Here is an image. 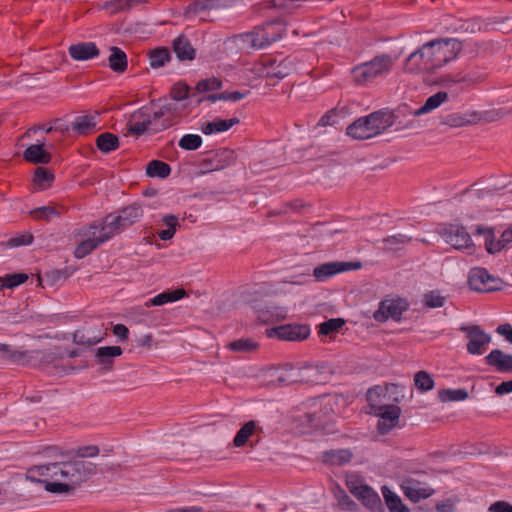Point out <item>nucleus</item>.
<instances>
[{"instance_id": "nucleus-1", "label": "nucleus", "mask_w": 512, "mask_h": 512, "mask_svg": "<svg viewBox=\"0 0 512 512\" xmlns=\"http://www.w3.org/2000/svg\"><path fill=\"white\" fill-rule=\"evenodd\" d=\"M463 48V41L457 38L430 40L407 56L403 69L409 74H435L456 60Z\"/></svg>"}, {"instance_id": "nucleus-2", "label": "nucleus", "mask_w": 512, "mask_h": 512, "mask_svg": "<svg viewBox=\"0 0 512 512\" xmlns=\"http://www.w3.org/2000/svg\"><path fill=\"white\" fill-rule=\"evenodd\" d=\"M96 465L75 459L36 466L31 470L43 479L45 490L50 493H69L95 474Z\"/></svg>"}, {"instance_id": "nucleus-3", "label": "nucleus", "mask_w": 512, "mask_h": 512, "mask_svg": "<svg viewBox=\"0 0 512 512\" xmlns=\"http://www.w3.org/2000/svg\"><path fill=\"white\" fill-rule=\"evenodd\" d=\"M393 117L383 111L360 117L347 127V135L356 140H366L378 136L393 125Z\"/></svg>"}, {"instance_id": "nucleus-4", "label": "nucleus", "mask_w": 512, "mask_h": 512, "mask_svg": "<svg viewBox=\"0 0 512 512\" xmlns=\"http://www.w3.org/2000/svg\"><path fill=\"white\" fill-rule=\"evenodd\" d=\"M394 59L389 54H380L370 61L355 66L351 70L353 82L356 85H365L374 79L387 75L392 70Z\"/></svg>"}, {"instance_id": "nucleus-5", "label": "nucleus", "mask_w": 512, "mask_h": 512, "mask_svg": "<svg viewBox=\"0 0 512 512\" xmlns=\"http://www.w3.org/2000/svg\"><path fill=\"white\" fill-rule=\"evenodd\" d=\"M346 486L349 492L356 497L362 505L371 511H380L382 501L376 491L369 485L362 482L356 475H348L346 477Z\"/></svg>"}, {"instance_id": "nucleus-6", "label": "nucleus", "mask_w": 512, "mask_h": 512, "mask_svg": "<svg viewBox=\"0 0 512 512\" xmlns=\"http://www.w3.org/2000/svg\"><path fill=\"white\" fill-rule=\"evenodd\" d=\"M437 233L454 249L462 251L474 249L472 238L463 225L443 224L438 227Z\"/></svg>"}, {"instance_id": "nucleus-7", "label": "nucleus", "mask_w": 512, "mask_h": 512, "mask_svg": "<svg viewBox=\"0 0 512 512\" xmlns=\"http://www.w3.org/2000/svg\"><path fill=\"white\" fill-rule=\"evenodd\" d=\"M476 234L484 236L485 249L489 254H496L508 248L512 243V224L502 232L496 239L495 229L493 227L477 226Z\"/></svg>"}, {"instance_id": "nucleus-8", "label": "nucleus", "mask_w": 512, "mask_h": 512, "mask_svg": "<svg viewBox=\"0 0 512 512\" xmlns=\"http://www.w3.org/2000/svg\"><path fill=\"white\" fill-rule=\"evenodd\" d=\"M468 283L472 290L477 292H492L501 289L502 280L497 278L482 267L473 268L468 277Z\"/></svg>"}, {"instance_id": "nucleus-9", "label": "nucleus", "mask_w": 512, "mask_h": 512, "mask_svg": "<svg viewBox=\"0 0 512 512\" xmlns=\"http://www.w3.org/2000/svg\"><path fill=\"white\" fill-rule=\"evenodd\" d=\"M409 308V304L403 299H385L380 302L378 309L373 313L377 322H385L388 319L399 321L403 312Z\"/></svg>"}, {"instance_id": "nucleus-10", "label": "nucleus", "mask_w": 512, "mask_h": 512, "mask_svg": "<svg viewBox=\"0 0 512 512\" xmlns=\"http://www.w3.org/2000/svg\"><path fill=\"white\" fill-rule=\"evenodd\" d=\"M468 339L467 351L472 355H481L485 352L486 346L491 342V336L482 330L478 325L461 327Z\"/></svg>"}, {"instance_id": "nucleus-11", "label": "nucleus", "mask_w": 512, "mask_h": 512, "mask_svg": "<svg viewBox=\"0 0 512 512\" xmlns=\"http://www.w3.org/2000/svg\"><path fill=\"white\" fill-rule=\"evenodd\" d=\"M374 413L379 417L377 428L380 434H387L399 422L401 409L396 405H380Z\"/></svg>"}, {"instance_id": "nucleus-12", "label": "nucleus", "mask_w": 512, "mask_h": 512, "mask_svg": "<svg viewBox=\"0 0 512 512\" xmlns=\"http://www.w3.org/2000/svg\"><path fill=\"white\" fill-rule=\"evenodd\" d=\"M99 226L96 225V222L84 226L79 230V235L83 237H87L85 240L81 241L74 251V256L77 259H82L88 254H90L93 250H95L100 244L103 242H99V237H96V231Z\"/></svg>"}, {"instance_id": "nucleus-13", "label": "nucleus", "mask_w": 512, "mask_h": 512, "mask_svg": "<svg viewBox=\"0 0 512 512\" xmlns=\"http://www.w3.org/2000/svg\"><path fill=\"white\" fill-rule=\"evenodd\" d=\"M280 340L301 341L310 335V328L307 325L287 324L275 327L269 333Z\"/></svg>"}, {"instance_id": "nucleus-14", "label": "nucleus", "mask_w": 512, "mask_h": 512, "mask_svg": "<svg viewBox=\"0 0 512 512\" xmlns=\"http://www.w3.org/2000/svg\"><path fill=\"white\" fill-rule=\"evenodd\" d=\"M360 266V263L353 262H328L315 267L313 270V276L317 281L322 282L338 273L357 269Z\"/></svg>"}, {"instance_id": "nucleus-15", "label": "nucleus", "mask_w": 512, "mask_h": 512, "mask_svg": "<svg viewBox=\"0 0 512 512\" xmlns=\"http://www.w3.org/2000/svg\"><path fill=\"white\" fill-rule=\"evenodd\" d=\"M152 126L151 116L142 108L133 112L126 125V135L142 136Z\"/></svg>"}, {"instance_id": "nucleus-16", "label": "nucleus", "mask_w": 512, "mask_h": 512, "mask_svg": "<svg viewBox=\"0 0 512 512\" xmlns=\"http://www.w3.org/2000/svg\"><path fill=\"white\" fill-rule=\"evenodd\" d=\"M272 23L262 28H256L253 32L245 36V41L251 44V47L262 49L280 38L279 33H269Z\"/></svg>"}, {"instance_id": "nucleus-17", "label": "nucleus", "mask_w": 512, "mask_h": 512, "mask_svg": "<svg viewBox=\"0 0 512 512\" xmlns=\"http://www.w3.org/2000/svg\"><path fill=\"white\" fill-rule=\"evenodd\" d=\"M303 384H322L329 380L331 369L328 365H305L302 367Z\"/></svg>"}, {"instance_id": "nucleus-18", "label": "nucleus", "mask_w": 512, "mask_h": 512, "mask_svg": "<svg viewBox=\"0 0 512 512\" xmlns=\"http://www.w3.org/2000/svg\"><path fill=\"white\" fill-rule=\"evenodd\" d=\"M402 489L404 495L415 503L422 499L429 498L435 492L433 488L422 485L415 479H406L402 484Z\"/></svg>"}, {"instance_id": "nucleus-19", "label": "nucleus", "mask_w": 512, "mask_h": 512, "mask_svg": "<svg viewBox=\"0 0 512 512\" xmlns=\"http://www.w3.org/2000/svg\"><path fill=\"white\" fill-rule=\"evenodd\" d=\"M99 226V242H106L117 234L124 231L117 215L115 213L108 214L101 223H96Z\"/></svg>"}, {"instance_id": "nucleus-20", "label": "nucleus", "mask_w": 512, "mask_h": 512, "mask_svg": "<svg viewBox=\"0 0 512 512\" xmlns=\"http://www.w3.org/2000/svg\"><path fill=\"white\" fill-rule=\"evenodd\" d=\"M70 57L75 61H87L100 54V50L94 42H80L73 44L68 49Z\"/></svg>"}, {"instance_id": "nucleus-21", "label": "nucleus", "mask_w": 512, "mask_h": 512, "mask_svg": "<svg viewBox=\"0 0 512 512\" xmlns=\"http://www.w3.org/2000/svg\"><path fill=\"white\" fill-rule=\"evenodd\" d=\"M102 340L103 335L97 327H83L76 330L72 335L73 343L87 347L96 345Z\"/></svg>"}, {"instance_id": "nucleus-22", "label": "nucleus", "mask_w": 512, "mask_h": 512, "mask_svg": "<svg viewBox=\"0 0 512 512\" xmlns=\"http://www.w3.org/2000/svg\"><path fill=\"white\" fill-rule=\"evenodd\" d=\"M123 350L120 346H105L96 350V363L101 366V370L109 371L113 367L114 358L122 355Z\"/></svg>"}, {"instance_id": "nucleus-23", "label": "nucleus", "mask_w": 512, "mask_h": 512, "mask_svg": "<svg viewBox=\"0 0 512 512\" xmlns=\"http://www.w3.org/2000/svg\"><path fill=\"white\" fill-rule=\"evenodd\" d=\"M481 120L482 116L478 112H469L465 114L453 113L443 118L442 123L452 128H459L477 124Z\"/></svg>"}, {"instance_id": "nucleus-24", "label": "nucleus", "mask_w": 512, "mask_h": 512, "mask_svg": "<svg viewBox=\"0 0 512 512\" xmlns=\"http://www.w3.org/2000/svg\"><path fill=\"white\" fill-rule=\"evenodd\" d=\"M485 360L487 365L494 367L499 372H512V355L505 354L500 349L492 350Z\"/></svg>"}, {"instance_id": "nucleus-25", "label": "nucleus", "mask_w": 512, "mask_h": 512, "mask_svg": "<svg viewBox=\"0 0 512 512\" xmlns=\"http://www.w3.org/2000/svg\"><path fill=\"white\" fill-rule=\"evenodd\" d=\"M265 70V77L283 79L295 71V66L291 59L285 58L279 63L271 61Z\"/></svg>"}, {"instance_id": "nucleus-26", "label": "nucleus", "mask_w": 512, "mask_h": 512, "mask_svg": "<svg viewBox=\"0 0 512 512\" xmlns=\"http://www.w3.org/2000/svg\"><path fill=\"white\" fill-rule=\"evenodd\" d=\"M45 144H32L23 152V158L33 164H48L52 160V156L44 149Z\"/></svg>"}, {"instance_id": "nucleus-27", "label": "nucleus", "mask_w": 512, "mask_h": 512, "mask_svg": "<svg viewBox=\"0 0 512 512\" xmlns=\"http://www.w3.org/2000/svg\"><path fill=\"white\" fill-rule=\"evenodd\" d=\"M385 392H389L391 394H401V398L403 397V387L397 385V384H389L385 387L382 386H375L373 388H370L367 391V401L370 403L371 407L375 410H377L378 404L381 402V396H385Z\"/></svg>"}, {"instance_id": "nucleus-28", "label": "nucleus", "mask_w": 512, "mask_h": 512, "mask_svg": "<svg viewBox=\"0 0 512 512\" xmlns=\"http://www.w3.org/2000/svg\"><path fill=\"white\" fill-rule=\"evenodd\" d=\"M233 2L234 0H196L188 6L186 14L196 15L208 10L226 8L231 6Z\"/></svg>"}, {"instance_id": "nucleus-29", "label": "nucleus", "mask_w": 512, "mask_h": 512, "mask_svg": "<svg viewBox=\"0 0 512 512\" xmlns=\"http://www.w3.org/2000/svg\"><path fill=\"white\" fill-rule=\"evenodd\" d=\"M143 209L138 204H131L116 214L124 230L138 222L143 217Z\"/></svg>"}, {"instance_id": "nucleus-30", "label": "nucleus", "mask_w": 512, "mask_h": 512, "mask_svg": "<svg viewBox=\"0 0 512 512\" xmlns=\"http://www.w3.org/2000/svg\"><path fill=\"white\" fill-rule=\"evenodd\" d=\"M173 51L180 61H191L195 58L196 51L190 41L184 35L178 36L172 43Z\"/></svg>"}, {"instance_id": "nucleus-31", "label": "nucleus", "mask_w": 512, "mask_h": 512, "mask_svg": "<svg viewBox=\"0 0 512 512\" xmlns=\"http://www.w3.org/2000/svg\"><path fill=\"white\" fill-rule=\"evenodd\" d=\"M353 458V453L349 449H337L325 451L322 460L325 464L331 466H342L349 463Z\"/></svg>"}, {"instance_id": "nucleus-32", "label": "nucleus", "mask_w": 512, "mask_h": 512, "mask_svg": "<svg viewBox=\"0 0 512 512\" xmlns=\"http://www.w3.org/2000/svg\"><path fill=\"white\" fill-rule=\"evenodd\" d=\"M240 120L237 117L230 119H215L212 122H206L201 126V131L205 135H211L214 133H221L229 130L234 125L238 124Z\"/></svg>"}, {"instance_id": "nucleus-33", "label": "nucleus", "mask_w": 512, "mask_h": 512, "mask_svg": "<svg viewBox=\"0 0 512 512\" xmlns=\"http://www.w3.org/2000/svg\"><path fill=\"white\" fill-rule=\"evenodd\" d=\"M186 292L184 289H176L173 291H164L155 297L151 298L145 303V307L150 306H162L166 303L175 302L185 296Z\"/></svg>"}, {"instance_id": "nucleus-34", "label": "nucleus", "mask_w": 512, "mask_h": 512, "mask_svg": "<svg viewBox=\"0 0 512 512\" xmlns=\"http://www.w3.org/2000/svg\"><path fill=\"white\" fill-rule=\"evenodd\" d=\"M110 56L108 57L109 67L116 73H123L127 69V56L119 47H110Z\"/></svg>"}, {"instance_id": "nucleus-35", "label": "nucleus", "mask_w": 512, "mask_h": 512, "mask_svg": "<svg viewBox=\"0 0 512 512\" xmlns=\"http://www.w3.org/2000/svg\"><path fill=\"white\" fill-rule=\"evenodd\" d=\"M449 95L445 91H439L427 98L425 103L414 112L415 116H420L437 109L441 104L448 101Z\"/></svg>"}, {"instance_id": "nucleus-36", "label": "nucleus", "mask_w": 512, "mask_h": 512, "mask_svg": "<svg viewBox=\"0 0 512 512\" xmlns=\"http://www.w3.org/2000/svg\"><path fill=\"white\" fill-rule=\"evenodd\" d=\"M233 161V152L225 150L217 155L213 160L204 161L203 166L207 167V171H218L228 167Z\"/></svg>"}, {"instance_id": "nucleus-37", "label": "nucleus", "mask_w": 512, "mask_h": 512, "mask_svg": "<svg viewBox=\"0 0 512 512\" xmlns=\"http://www.w3.org/2000/svg\"><path fill=\"white\" fill-rule=\"evenodd\" d=\"M332 492L340 509L350 512L358 511L357 503L353 501L339 485H335L332 488Z\"/></svg>"}, {"instance_id": "nucleus-38", "label": "nucleus", "mask_w": 512, "mask_h": 512, "mask_svg": "<svg viewBox=\"0 0 512 512\" xmlns=\"http://www.w3.org/2000/svg\"><path fill=\"white\" fill-rule=\"evenodd\" d=\"M96 146L103 153L118 149L119 139L115 134L104 132L96 138Z\"/></svg>"}, {"instance_id": "nucleus-39", "label": "nucleus", "mask_w": 512, "mask_h": 512, "mask_svg": "<svg viewBox=\"0 0 512 512\" xmlns=\"http://www.w3.org/2000/svg\"><path fill=\"white\" fill-rule=\"evenodd\" d=\"M287 316V310L280 306H269L259 312L258 318L265 322H278L284 320Z\"/></svg>"}, {"instance_id": "nucleus-40", "label": "nucleus", "mask_w": 512, "mask_h": 512, "mask_svg": "<svg viewBox=\"0 0 512 512\" xmlns=\"http://www.w3.org/2000/svg\"><path fill=\"white\" fill-rule=\"evenodd\" d=\"M256 428L257 424L255 421L251 420L246 422L236 433L233 439V445L235 447L244 446L248 442L249 438L254 434Z\"/></svg>"}, {"instance_id": "nucleus-41", "label": "nucleus", "mask_w": 512, "mask_h": 512, "mask_svg": "<svg viewBox=\"0 0 512 512\" xmlns=\"http://www.w3.org/2000/svg\"><path fill=\"white\" fill-rule=\"evenodd\" d=\"M171 173L170 166L160 160H152L146 166V174L149 177L167 178Z\"/></svg>"}, {"instance_id": "nucleus-42", "label": "nucleus", "mask_w": 512, "mask_h": 512, "mask_svg": "<svg viewBox=\"0 0 512 512\" xmlns=\"http://www.w3.org/2000/svg\"><path fill=\"white\" fill-rule=\"evenodd\" d=\"M96 127L95 117L92 115H84L77 117L71 125L72 130L79 134L85 135L93 131Z\"/></svg>"}, {"instance_id": "nucleus-43", "label": "nucleus", "mask_w": 512, "mask_h": 512, "mask_svg": "<svg viewBox=\"0 0 512 512\" xmlns=\"http://www.w3.org/2000/svg\"><path fill=\"white\" fill-rule=\"evenodd\" d=\"M411 240V237L401 233L388 236L382 240L383 249L386 251H396L410 243Z\"/></svg>"}, {"instance_id": "nucleus-44", "label": "nucleus", "mask_w": 512, "mask_h": 512, "mask_svg": "<svg viewBox=\"0 0 512 512\" xmlns=\"http://www.w3.org/2000/svg\"><path fill=\"white\" fill-rule=\"evenodd\" d=\"M382 491L390 512H410V509L402 503L399 496L390 491L387 487H383Z\"/></svg>"}, {"instance_id": "nucleus-45", "label": "nucleus", "mask_w": 512, "mask_h": 512, "mask_svg": "<svg viewBox=\"0 0 512 512\" xmlns=\"http://www.w3.org/2000/svg\"><path fill=\"white\" fill-rule=\"evenodd\" d=\"M171 55L167 48H156L149 53L150 66L152 68H160L170 61Z\"/></svg>"}, {"instance_id": "nucleus-46", "label": "nucleus", "mask_w": 512, "mask_h": 512, "mask_svg": "<svg viewBox=\"0 0 512 512\" xmlns=\"http://www.w3.org/2000/svg\"><path fill=\"white\" fill-rule=\"evenodd\" d=\"M414 385L420 392L424 393L434 388V380L431 374L421 370L414 375Z\"/></svg>"}, {"instance_id": "nucleus-47", "label": "nucleus", "mask_w": 512, "mask_h": 512, "mask_svg": "<svg viewBox=\"0 0 512 512\" xmlns=\"http://www.w3.org/2000/svg\"><path fill=\"white\" fill-rule=\"evenodd\" d=\"M438 398L443 403L463 401L468 398V392L465 389H443L438 392Z\"/></svg>"}, {"instance_id": "nucleus-48", "label": "nucleus", "mask_w": 512, "mask_h": 512, "mask_svg": "<svg viewBox=\"0 0 512 512\" xmlns=\"http://www.w3.org/2000/svg\"><path fill=\"white\" fill-rule=\"evenodd\" d=\"M162 222L165 225H167L168 228L165 230L159 231L158 236L161 240H164V241L170 240L175 235L176 227L179 225L178 218L173 214H168L162 218Z\"/></svg>"}, {"instance_id": "nucleus-49", "label": "nucleus", "mask_w": 512, "mask_h": 512, "mask_svg": "<svg viewBox=\"0 0 512 512\" xmlns=\"http://www.w3.org/2000/svg\"><path fill=\"white\" fill-rule=\"evenodd\" d=\"M447 297L442 295L438 290H432L424 294L423 304L427 308H440L445 305Z\"/></svg>"}, {"instance_id": "nucleus-50", "label": "nucleus", "mask_w": 512, "mask_h": 512, "mask_svg": "<svg viewBox=\"0 0 512 512\" xmlns=\"http://www.w3.org/2000/svg\"><path fill=\"white\" fill-rule=\"evenodd\" d=\"M26 273H13L0 277V289L14 288L28 280Z\"/></svg>"}, {"instance_id": "nucleus-51", "label": "nucleus", "mask_w": 512, "mask_h": 512, "mask_svg": "<svg viewBox=\"0 0 512 512\" xmlns=\"http://www.w3.org/2000/svg\"><path fill=\"white\" fill-rule=\"evenodd\" d=\"M61 212L53 206H42L30 211V215L36 220L49 221L51 217H59Z\"/></svg>"}, {"instance_id": "nucleus-52", "label": "nucleus", "mask_w": 512, "mask_h": 512, "mask_svg": "<svg viewBox=\"0 0 512 512\" xmlns=\"http://www.w3.org/2000/svg\"><path fill=\"white\" fill-rule=\"evenodd\" d=\"M0 353L2 356L15 363H20L27 358V353L19 350L12 349V347L8 344H0Z\"/></svg>"}, {"instance_id": "nucleus-53", "label": "nucleus", "mask_w": 512, "mask_h": 512, "mask_svg": "<svg viewBox=\"0 0 512 512\" xmlns=\"http://www.w3.org/2000/svg\"><path fill=\"white\" fill-rule=\"evenodd\" d=\"M228 347L235 352H252L258 348V344L250 338H242L230 342Z\"/></svg>"}, {"instance_id": "nucleus-54", "label": "nucleus", "mask_w": 512, "mask_h": 512, "mask_svg": "<svg viewBox=\"0 0 512 512\" xmlns=\"http://www.w3.org/2000/svg\"><path fill=\"white\" fill-rule=\"evenodd\" d=\"M270 377L272 378L270 380V384H273L275 386L290 385V382H288V379H289L288 365L281 367V368L271 369Z\"/></svg>"}, {"instance_id": "nucleus-55", "label": "nucleus", "mask_w": 512, "mask_h": 512, "mask_svg": "<svg viewBox=\"0 0 512 512\" xmlns=\"http://www.w3.org/2000/svg\"><path fill=\"white\" fill-rule=\"evenodd\" d=\"M202 144V138L197 134H186L179 140V147L183 150L192 151L198 149Z\"/></svg>"}, {"instance_id": "nucleus-56", "label": "nucleus", "mask_w": 512, "mask_h": 512, "mask_svg": "<svg viewBox=\"0 0 512 512\" xmlns=\"http://www.w3.org/2000/svg\"><path fill=\"white\" fill-rule=\"evenodd\" d=\"M54 175L46 168L37 167L34 173V183L41 188H46L53 181Z\"/></svg>"}, {"instance_id": "nucleus-57", "label": "nucleus", "mask_w": 512, "mask_h": 512, "mask_svg": "<svg viewBox=\"0 0 512 512\" xmlns=\"http://www.w3.org/2000/svg\"><path fill=\"white\" fill-rule=\"evenodd\" d=\"M344 324L345 321L343 319L332 318L319 325V333L321 335H330L334 332H337Z\"/></svg>"}, {"instance_id": "nucleus-58", "label": "nucleus", "mask_w": 512, "mask_h": 512, "mask_svg": "<svg viewBox=\"0 0 512 512\" xmlns=\"http://www.w3.org/2000/svg\"><path fill=\"white\" fill-rule=\"evenodd\" d=\"M222 87V82L218 78H208L201 80L196 85V90L200 93L218 90Z\"/></svg>"}, {"instance_id": "nucleus-59", "label": "nucleus", "mask_w": 512, "mask_h": 512, "mask_svg": "<svg viewBox=\"0 0 512 512\" xmlns=\"http://www.w3.org/2000/svg\"><path fill=\"white\" fill-rule=\"evenodd\" d=\"M190 87L182 82L173 85L170 91V96L175 101H182L189 96Z\"/></svg>"}, {"instance_id": "nucleus-60", "label": "nucleus", "mask_w": 512, "mask_h": 512, "mask_svg": "<svg viewBox=\"0 0 512 512\" xmlns=\"http://www.w3.org/2000/svg\"><path fill=\"white\" fill-rule=\"evenodd\" d=\"M127 3L126 0H110L102 5V9L108 11L110 14H116L128 10Z\"/></svg>"}, {"instance_id": "nucleus-61", "label": "nucleus", "mask_w": 512, "mask_h": 512, "mask_svg": "<svg viewBox=\"0 0 512 512\" xmlns=\"http://www.w3.org/2000/svg\"><path fill=\"white\" fill-rule=\"evenodd\" d=\"M33 235L30 232H25L21 235L12 237L8 240L10 247H19L22 245H30L33 242Z\"/></svg>"}, {"instance_id": "nucleus-62", "label": "nucleus", "mask_w": 512, "mask_h": 512, "mask_svg": "<svg viewBox=\"0 0 512 512\" xmlns=\"http://www.w3.org/2000/svg\"><path fill=\"white\" fill-rule=\"evenodd\" d=\"M302 367H293L288 365V375L290 385L292 384H303Z\"/></svg>"}, {"instance_id": "nucleus-63", "label": "nucleus", "mask_w": 512, "mask_h": 512, "mask_svg": "<svg viewBox=\"0 0 512 512\" xmlns=\"http://www.w3.org/2000/svg\"><path fill=\"white\" fill-rule=\"evenodd\" d=\"M488 511L489 512H512V504L507 501L499 500V501L492 503L488 507Z\"/></svg>"}, {"instance_id": "nucleus-64", "label": "nucleus", "mask_w": 512, "mask_h": 512, "mask_svg": "<svg viewBox=\"0 0 512 512\" xmlns=\"http://www.w3.org/2000/svg\"><path fill=\"white\" fill-rule=\"evenodd\" d=\"M456 502V499L449 498L445 501L437 502L435 505V509L437 510V512H454Z\"/></svg>"}]
</instances>
